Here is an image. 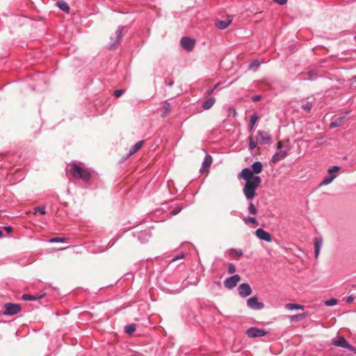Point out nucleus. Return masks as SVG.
Returning <instances> with one entry per match:
<instances>
[{
    "instance_id": "obj_1",
    "label": "nucleus",
    "mask_w": 356,
    "mask_h": 356,
    "mask_svg": "<svg viewBox=\"0 0 356 356\" xmlns=\"http://www.w3.org/2000/svg\"><path fill=\"white\" fill-rule=\"evenodd\" d=\"M251 170L248 168H243L238 175V179H243L245 184L243 188V193L248 200H252L257 195L256 190L261 183V179L254 174H259L263 169V165L260 161L252 163Z\"/></svg>"
},
{
    "instance_id": "obj_2",
    "label": "nucleus",
    "mask_w": 356,
    "mask_h": 356,
    "mask_svg": "<svg viewBox=\"0 0 356 356\" xmlns=\"http://www.w3.org/2000/svg\"><path fill=\"white\" fill-rule=\"evenodd\" d=\"M70 172L74 178L83 179L84 181H88L91 177L90 172L88 169L82 168L76 163L71 165Z\"/></svg>"
},
{
    "instance_id": "obj_3",
    "label": "nucleus",
    "mask_w": 356,
    "mask_h": 356,
    "mask_svg": "<svg viewBox=\"0 0 356 356\" xmlns=\"http://www.w3.org/2000/svg\"><path fill=\"white\" fill-rule=\"evenodd\" d=\"M4 309L3 314L5 315L12 316L21 311V306L18 304L9 302L4 305Z\"/></svg>"
},
{
    "instance_id": "obj_4",
    "label": "nucleus",
    "mask_w": 356,
    "mask_h": 356,
    "mask_svg": "<svg viewBox=\"0 0 356 356\" xmlns=\"http://www.w3.org/2000/svg\"><path fill=\"white\" fill-rule=\"evenodd\" d=\"M240 280H241L240 275L236 274V275H234L227 278L224 281V285L227 289H232L237 285V284L240 282Z\"/></svg>"
},
{
    "instance_id": "obj_5",
    "label": "nucleus",
    "mask_w": 356,
    "mask_h": 356,
    "mask_svg": "<svg viewBox=\"0 0 356 356\" xmlns=\"http://www.w3.org/2000/svg\"><path fill=\"white\" fill-rule=\"evenodd\" d=\"M332 344L335 346L345 348L353 350V347L350 345L343 337H336L332 340Z\"/></svg>"
},
{
    "instance_id": "obj_6",
    "label": "nucleus",
    "mask_w": 356,
    "mask_h": 356,
    "mask_svg": "<svg viewBox=\"0 0 356 356\" xmlns=\"http://www.w3.org/2000/svg\"><path fill=\"white\" fill-rule=\"evenodd\" d=\"M247 305L254 310H261L264 307V303L259 302L257 297H252L247 300Z\"/></svg>"
},
{
    "instance_id": "obj_7",
    "label": "nucleus",
    "mask_w": 356,
    "mask_h": 356,
    "mask_svg": "<svg viewBox=\"0 0 356 356\" xmlns=\"http://www.w3.org/2000/svg\"><path fill=\"white\" fill-rule=\"evenodd\" d=\"M266 334V330L257 327H250L246 331V334L250 338L264 337Z\"/></svg>"
},
{
    "instance_id": "obj_8",
    "label": "nucleus",
    "mask_w": 356,
    "mask_h": 356,
    "mask_svg": "<svg viewBox=\"0 0 356 356\" xmlns=\"http://www.w3.org/2000/svg\"><path fill=\"white\" fill-rule=\"evenodd\" d=\"M124 26H120L117 30L115 34V38L114 39L111 38L112 42L108 45L109 49H115L117 45L119 44L120 40H121L123 34Z\"/></svg>"
},
{
    "instance_id": "obj_9",
    "label": "nucleus",
    "mask_w": 356,
    "mask_h": 356,
    "mask_svg": "<svg viewBox=\"0 0 356 356\" xmlns=\"http://www.w3.org/2000/svg\"><path fill=\"white\" fill-rule=\"evenodd\" d=\"M238 294L242 298H246L252 293V289L249 284L243 283L238 288Z\"/></svg>"
},
{
    "instance_id": "obj_10",
    "label": "nucleus",
    "mask_w": 356,
    "mask_h": 356,
    "mask_svg": "<svg viewBox=\"0 0 356 356\" xmlns=\"http://www.w3.org/2000/svg\"><path fill=\"white\" fill-rule=\"evenodd\" d=\"M195 43V40L188 37L182 38L181 40V47L188 51H191L193 49Z\"/></svg>"
},
{
    "instance_id": "obj_11",
    "label": "nucleus",
    "mask_w": 356,
    "mask_h": 356,
    "mask_svg": "<svg viewBox=\"0 0 356 356\" xmlns=\"http://www.w3.org/2000/svg\"><path fill=\"white\" fill-rule=\"evenodd\" d=\"M289 152V149L288 147H286L283 150L277 152L272 156V160H271L272 163L275 164V163H277L279 161L284 159L288 155Z\"/></svg>"
},
{
    "instance_id": "obj_12",
    "label": "nucleus",
    "mask_w": 356,
    "mask_h": 356,
    "mask_svg": "<svg viewBox=\"0 0 356 356\" xmlns=\"http://www.w3.org/2000/svg\"><path fill=\"white\" fill-rule=\"evenodd\" d=\"M255 234L257 238L260 240H263L267 242H270L272 241L271 235L264 229L261 228H259L256 230Z\"/></svg>"
},
{
    "instance_id": "obj_13",
    "label": "nucleus",
    "mask_w": 356,
    "mask_h": 356,
    "mask_svg": "<svg viewBox=\"0 0 356 356\" xmlns=\"http://www.w3.org/2000/svg\"><path fill=\"white\" fill-rule=\"evenodd\" d=\"M257 134L261 144H268L270 142L271 136L267 131L259 130Z\"/></svg>"
},
{
    "instance_id": "obj_14",
    "label": "nucleus",
    "mask_w": 356,
    "mask_h": 356,
    "mask_svg": "<svg viewBox=\"0 0 356 356\" xmlns=\"http://www.w3.org/2000/svg\"><path fill=\"white\" fill-rule=\"evenodd\" d=\"M213 159L212 156L209 154H207L204 157V159L202 163V168H200V171L201 172L204 171L208 172V169L210 168L211 165L212 164Z\"/></svg>"
},
{
    "instance_id": "obj_15",
    "label": "nucleus",
    "mask_w": 356,
    "mask_h": 356,
    "mask_svg": "<svg viewBox=\"0 0 356 356\" xmlns=\"http://www.w3.org/2000/svg\"><path fill=\"white\" fill-rule=\"evenodd\" d=\"M349 113H350V111H346L344 115L340 116V117L337 118V119H335L334 120L332 121V122L330 124V127L331 129H333V128L339 127H341V125H343L344 123V120L346 118V115H348Z\"/></svg>"
},
{
    "instance_id": "obj_16",
    "label": "nucleus",
    "mask_w": 356,
    "mask_h": 356,
    "mask_svg": "<svg viewBox=\"0 0 356 356\" xmlns=\"http://www.w3.org/2000/svg\"><path fill=\"white\" fill-rule=\"evenodd\" d=\"M314 245L315 257L318 258V257L320 254L321 248L323 245V238L321 237H315L314 238Z\"/></svg>"
},
{
    "instance_id": "obj_17",
    "label": "nucleus",
    "mask_w": 356,
    "mask_h": 356,
    "mask_svg": "<svg viewBox=\"0 0 356 356\" xmlns=\"http://www.w3.org/2000/svg\"><path fill=\"white\" fill-rule=\"evenodd\" d=\"M232 18L228 17L226 20H219L216 22V26L220 30L225 29L232 22Z\"/></svg>"
},
{
    "instance_id": "obj_18",
    "label": "nucleus",
    "mask_w": 356,
    "mask_h": 356,
    "mask_svg": "<svg viewBox=\"0 0 356 356\" xmlns=\"http://www.w3.org/2000/svg\"><path fill=\"white\" fill-rule=\"evenodd\" d=\"M316 76L314 71H309L306 74H301L298 75V79L301 81L312 80Z\"/></svg>"
},
{
    "instance_id": "obj_19",
    "label": "nucleus",
    "mask_w": 356,
    "mask_h": 356,
    "mask_svg": "<svg viewBox=\"0 0 356 356\" xmlns=\"http://www.w3.org/2000/svg\"><path fill=\"white\" fill-rule=\"evenodd\" d=\"M215 102L216 99L214 97H210L202 103V106L204 110H208L213 106Z\"/></svg>"
},
{
    "instance_id": "obj_20",
    "label": "nucleus",
    "mask_w": 356,
    "mask_h": 356,
    "mask_svg": "<svg viewBox=\"0 0 356 356\" xmlns=\"http://www.w3.org/2000/svg\"><path fill=\"white\" fill-rule=\"evenodd\" d=\"M144 144V141L143 140H140V141H138V143H136L131 148V149L129 150V155H133L135 153H136L141 147Z\"/></svg>"
},
{
    "instance_id": "obj_21",
    "label": "nucleus",
    "mask_w": 356,
    "mask_h": 356,
    "mask_svg": "<svg viewBox=\"0 0 356 356\" xmlns=\"http://www.w3.org/2000/svg\"><path fill=\"white\" fill-rule=\"evenodd\" d=\"M248 142H249V149L250 150H253L257 147V143H258V138H255L253 136H250L248 137Z\"/></svg>"
},
{
    "instance_id": "obj_22",
    "label": "nucleus",
    "mask_w": 356,
    "mask_h": 356,
    "mask_svg": "<svg viewBox=\"0 0 356 356\" xmlns=\"http://www.w3.org/2000/svg\"><path fill=\"white\" fill-rule=\"evenodd\" d=\"M257 120H258V116H257V113H254L250 118V123H249V126H248V129H249L250 131H251L254 128V126H255V124H256Z\"/></svg>"
},
{
    "instance_id": "obj_23",
    "label": "nucleus",
    "mask_w": 356,
    "mask_h": 356,
    "mask_svg": "<svg viewBox=\"0 0 356 356\" xmlns=\"http://www.w3.org/2000/svg\"><path fill=\"white\" fill-rule=\"evenodd\" d=\"M308 316V313H302L291 316L290 319L291 321H300Z\"/></svg>"
},
{
    "instance_id": "obj_24",
    "label": "nucleus",
    "mask_w": 356,
    "mask_h": 356,
    "mask_svg": "<svg viewBox=\"0 0 356 356\" xmlns=\"http://www.w3.org/2000/svg\"><path fill=\"white\" fill-rule=\"evenodd\" d=\"M57 6L58 7L61 9L62 10L69 13L70 11V7L68 6L67 3L64 1H57Z\"/></svg>"
},
{
    "instance_id": "obj_25",
    "label": "nucleus",
    "mask_w": 356,
    "mask_h": 356,
    "mask_svg": "<svg viewBox=\"0 0 356 356\" xmlns=\"http://www.w3.org/2000/svg\"><path fill=\"white\" fill-rule=\"evenodd\" d=\"M285 307L289 310H293V309H303L305 306L302 305L294 304V303H287L285 305Z\"/></svg>"
},
{
    "instance_id": "obj_26",
    "label": "nucleus",
    "mask_w": 356,
    "mask_h": 356,
    "mask_svg": "<svg viewBox=\"0 0 356 356\" xmlns=\"http://www.w3.org/2000/svg\"><path fill=\"white\" fill-rule=\"evenodd\" d=\"M161 110H162L161 116L165 117L170 112V110H171L170 104L169 103H165L164 105L162 106Z\"/></svg>"
},
{
    "instance_id": "obj_27",
    "label": "nucleus",
    "mask_w": 356,
    "mask_h": 356,
    "mask_svg": "<svg viewBox=\"0 0 356 356\" xmlns=\"http://www.w3.org/2000/svg\"><path fill=\"white\" fill-rule=\"evenodd\" d=\"M243 252L241 249L232 248L229 250V255L232 257H240L243 255Z\"/></svg>"
},
{
    "instance_id": "obj_28",
    "label": "nucleus",
    "mask_w": 356,
    "mask_h": 356,
    "mask_svg": "<svg viewBox=\"0 0 356 356\" xmlns=\"http://www.w3.org/2000/svg\"><path fill=\"white\" fill-rule=\"evenodd\" d=\"M335 177V175H330L329 176L324 178V179L320 184V186L327 185L330 184L334 179Z\"/></svg>"
},
{
    "instance_id": "obj_29",
    "label": "nucleus",
    "mask_w": 356,
    "mask_h": 356,
    "mask_svg": "<svg viewBox=\"0 0 356 356\" xmlns=\"http://www.w3.org/2000/svg\"><path fill=\"white\" fill-rule=\"evenodd\" d=\"M135 330L136 325L134 324H129L124 327V332L128 334H131Z\"/></svg>"
},
{
    "instance_id": "obj_30",
    "label": "nucleus",
    "mask_w": 356,
    "mask_h": 356,
    "mask_svg": "<svg viewBox=\"0 0 356 356\" xmlns=\"http://www.w3.org/2000/svg\"><path fill=\"white\" fill-rule=\"evenodd\" d=\"M250 201H252V200H250ZM248 211H249V213H250L252 215H255L257 212L256 207H254V205L252 204V202H250L249 204Z\"/></svg>"
},
{
    "instance_id": "obj_31",
    "label": "nucleus",
    "mask_w": 356,
    "mask_h": 356,
    "mask_svg": "<svg viewBox=\"0 0 356 356\" xmlns=\"http://www.w3.org/2000/svg\"><path fill=\"white\" fill-rule=\"evenodd\" d=\"M244 222L245 224L252 223L258 225L257 220L253 217H247L244 219Z\"/></svg>"
},
{
    "instance_id": "obj_32",
    "label": "nucleus",
    "mask_w": 356,
    "mask_h": 356,
    "mask_svg": "<svg viewBox=\"0 0 356 356\" xmlns=\"http://www.w3.org/2000/svg\"><path fill=\"white\" fill-rule=\"evenodd\" d=\"M67 238H62V237H55L49 239L50 243H57V242H66Z\"/></svg>"
},
{
    "instance_id": "obj_33",
    "label": "nucleus",
    "mask_w": 356,
    "mask_h": 356,
    "mask_svg": "<svg viewBox=\"0 0 356 356\" xmlns=\"http://www.w3.org/2000/svg\"><path fill=\"white\" fill-rule=\"evenodd\" d=\"M22 300H37V298L34 296L29 295V294H24L22 297Z\"/></svg>"
},
{
    "instance_id": "obj_34",
    "label": "nucleus",
    "mask_w": 356,
    "mask_h": 356,
    "mask_svg": "<svg viewBox=\"0 0 356 356\" xmlns=\"http://www.w3.org/2000/svg\"><path fill=\"white\" fill-rule=\"evenodd\" d=\"M337 304V300L336 298H331L325 302V305L327 306H334Z\"/></svg>"
},
{
    "instance_id": "obj_35",
    "label": "nucleus",
    "mask_w": 356,
    "mask_h": 356,
    "mask_svg": "<svg viewBox=\"0 0 356 356\" xmlns=\"http://www.w3.org/2000/svg\"><path fill=\"white\" fill-rule=\"evenodd\" d=\"M260 65V62L259 60H254L249 65V69L257 68Z\"/></svg>"
},
{
    "instance_id": "obj_36",
    "label": "nucleus",
    "mask_w": 356,
    "mask_h": 356,
    "mask_svg": "<svg viewBox=\"0 0 356 356\" xmlns=\"http://www.w3.org/2000/svg\"><path fill=\"white\" fill-rule=\"evenodd\" d=\"M301 107L305 111H306L307 112H309L311 111V109H312V104L310 102H307V104L302 105Z\"/></svg>"
},
{
    "instance_id": "obj_37",
    "label": "nucleus",
    "mask_w": 356,
    "mask_h": 356,
    "mask_svg": "<svg viewBox=\"0 0 356 356\" xmlns=\"http://www.w3.org/2000/svg\"><path fill=\"white\" fill-rule=\"evenodd\" d=\"M227 271L229 274H233L236 271L235 266L233 264H229Z\"/></svg>"
},
{
    "instance_id": "obj_38",
    "label": "nucleus",
    "mask_w": 356,
    "mask_h": 356,
    "mask_svg": "<svg viewBox=\"0 0 356 356\" xmlns=\"http://www.w3.org/2000/svg\"><path fill=\"white\" fill-rule=\"evenodd\" d=\"M35 211L37 212H39L40 213L44 215L45 214L46 211H45V207L44 206H42V207H38L35 209Z\"/></svg>"
},
{
    "instance_id": "obj_39",
    "label": "nucleus",
    "mask_w": 356,
    "mask_h": 356,
    "mask_svg": "<svg viewBox=\"0 0 356 356\" xmlns=\"http://www.w3.org/2000/svg\"><path fill=\"white\" fill-rule=\"evenodd\" d=\"M339 167L338 166H332V168H329L328 169V172L330 174V175H332L333 172H336L337 171L339 170Z\"/></svg>"
},
{
    "instance_id": "obj_40",
    "label": "nucleus",
    "mask_w": 356,
    "mask_h": 356,
    "mask_svg": "<svg viewBox=\"0 0 356 356\" xmlns=\"http://www.w3.org/2000/svg\"><path fill=\"white\" fill-rule=\"evenodd\" d=\"M124 92V90H117L115 91V97H120Z\"/></svg>"
},
{
    "instance_id": "obj_41",
    "label": "nucleus",
    "mask_w": 356,
    "mask_h": 356,
    "mask_svg": "<svg viewBox=\"0 0 356 356\" xmlns=\"http://www.w3.org/2000/svg\"><path fill=\"white\" fill-rule=\"evenodd\" d=\"M218 86V84H216V85L213 86V88L210 89V90H207V92H206V94H207V95H211L214 92V90L217 88Z\"/></svg>"
},
{
    "instance_id": "obj_42",
    "label": "nucleus",
    "mask_w": 356,
    "mask_h": 356,
    "mask_svg": "<svg viewBox=\"0 0 356 356\" xmlns=\"http://www.w3.org/2000/svg\"><path fill=\"white\" fill-rule=\"evenodd\" d=\"M261 99V95H254L252 97V99L253 102H258L259 101L260 99Z\"/></svg>"
},
{
    "instance_id": "obj_43",
    "label": "nucleus",
    "mask_w": 356,
    "mask_h": 356,
    "mask_svg": "<svg viewBox=\"0 0 356 356\" xmlns=\"http://www.w3.org/2000/svg\"><path fill=\"white\" fill-rule=\"evenodd\" d=\"M180 211H181V209H173L172 211H170V214L172 216H175L177 213H179Z\"/></svg>"
},
{
    "instance_id": "obj_44",
    "label": "nucleus",
    "mask_w": 356,
    "mask_h": 356,
    "mask_svg": "<svg viewBox=\"0 0 356 356\" xmlns=\"http://www.w3.org/2000/svg\"><path fill=\"white\" fill-rule=\"evenodd\" d=\"M324 142H325L324 137H320V138H317V140H316V143L318 145H322Z\"/></svg>"
},
{
    "instance_id": "obj_45",
    "label": "nucleus",
    "mask_w": 356,
    "mask_h": 356,
    "mask_svg": "<svg viewBox=\"0 0 356 356\" xmlns=\"http://www.w3.org/2000/svg\"><path fill=\"white\" fill-rule=\"evenodd\" d=\"M275 2L279 3L280 5H284L286 3L287 0H273Z\"/></svg>"
},
{
    "instance_id": "obj_46",
    "label": "nucleus",
    "mask_w": 356,
    "mask_h": 356,
    "mask_svg": "<svg viewBox=\"0 0 356 356\" xmlns=\"http://www.w3.org/2000/svg\"><path fill=\"white\" fill-rule=\"evenodd\" d=\"M182 258H184V254L183 253H180L175 258L172 259V261H176L177 259H182Z\"/></svg>"
},
{
    "instance_id": "obj_47",
    "label": "nucleus",
    "mask_w": 356,
    "mask_h": 356,
    "mask_svg": "<svg viewBox=\"0 0 356 356\" xmlns=\"http://www.w3.org/2000/svg\"><path fill=\"white\" fill-rule=\"evenodd\" d=\"M283 147L282 143L281 141H279L277 144V149H280Z\"/></svg>"
},
{
    "instance_id": "obj_48",
    "label": "nucleus",
    "mask_w": 356,
    "mask_h": 356,
    "mask_svg": "<svg viewBox=\"0 0 356 356\" xmlns=\"http://www.w3.org/2000/svg\"><path fill=\"white\" fill-rule=\"evenodd\" d=\"M354 298L352 296H350L347 298V302L350 303L353 302Z\"/></svg>"
},
{
    "instance_id": "obj_49",
    "label": "nucleus",
    "mask_w": 356,
    "mask_h": 356,
    "mask_svg": "<svg viewBox=\"0 0 356 356\" xmlns=\"http://www.w3.org/2000/svg\"><path fill=\"white\" fill-rule=\"evenodd\" d=\"M4 229L8 232H10L12 231L11 227H5Z\"/></svg>"
},
{
    "instance_id": "obj_50",
    "label": "nucleus",
    "mask_w": 356,
    "mask_h": 356,
    "mask_svg": "<svg viewBox=\"0 0 356 356\" xmlns=\"http://www.w3.org/2000/svg\"><path fill=\"white\" fill-rule=\"evenodd\" d=\"M131 356H143V355L139 353H135V354H133Z\"/></svg>"
},
{
    "instance_id": "obj_51",
    "label": "nucleus",
    "mask_w": 356,
    "mask_h": 356,
    "mask_svg": "<svg viewBox=\"0 0 356 356\" xmlns=\"http://www.w3.org/2000/svg\"><path fill=\"white\" fill-rule=\"evenodd\" d=\"M3 236V232L0 229V238H1Z\"/></svg>"
},
{
    "instance_id": "obj_52",
    "label": "nucleus",
    "mask_w": 356,
    "mask_h": 356,
    "mask_svg": "<svg viewBox=\"0 0 356 356\" xmlns=\"http://www.w3.org/2000/svg\"><path fill=\"white\" fill-rule=\"evenodd\" d=\"M169 86H172V82H170Z\"/></svg>"
}]
</instances>
